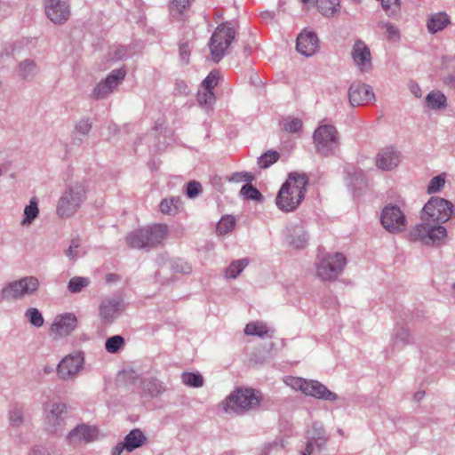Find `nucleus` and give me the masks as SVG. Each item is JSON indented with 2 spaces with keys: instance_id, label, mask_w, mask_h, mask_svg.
<instances>
[{
  "instance_id": "1",
  "label": "nucleus",
  "mask_w": 455,
  "mask_h": 455,
  "mask_svg": "<svg viewBox=\"0 0 455 455\" xmlns=\"http://www.w3.org/2000/svg\"><path fill=\"white\" fill-rule=\"evenodd\" d=\"M307 183L305 174H290L275 198L277 207L285 212L297 209L305 197Z\"/></svg>"
},
{
  "instance_id": "2",
  "label": "nucleus",
  "mask_w": 455,
  "mask_h": 455,
  "mask_svg": "<svg viewBox=\"0 0 455 455\" xmlns=\"http://www.w3.org/2000/svg\"><path fill=\"white\" fill-rule=\"evenodd\" d=\"M167 234L166 225L155 224L131 232L126 236V242L131 248L144 249L162 243Z\"/></svg>"
},
{
  "instance_id": "3",
  "label": "nucleus",
  "mask_w": 455,
  "mask_h": 455,
  "mask_svg": "<svg viewBox=\"0 0 455 455\" xmlns=\"http://www.w3.org/2000/svg\"><path fill=\"white\" fill-rule=\"evenodd\" d=\"M380 223L388 233L393 235L405 231L408 225L405 203L398 201L387 204L381 211Z\"/></svg>"
},
{
  "instance_id": "4",
  "label": "nucleus",
  "mask_w": 455,
  "mask_h": 455,
  "mask_svg": "<svg viewBox=\"0 0 455 455\" xmlns=\"http://www.w3.org/2000/svg\"><path fill=\"white\" fill-rule=\"evenodd\" d=\"M315 151L324 156L333 155L339 147V134L333 124L321 123L313 133Z\"/></svg>"
},
{
  "instance_id": "5",
  "label": "nucleus",
  "mask_w": 455,
  "mask_h": 455,
  "mask_svg": "<svg viewBox=\"0 0 455 455\" xmlns=\"http://www.w3.org/2000/svg\"><path fill=\"white\" fill-rule=\"evenodd\" d=\"M235 36L236 30L231 21L222 23L216 28L209 43L212 59L214 62H219L222 59Z\"/></svg>"
},
{
  "instance_id": "6",
  "label": "nucleus",
  "mask_w": 455,
  "mask_h": 455,
  "mask_svg": "<svg viewBox=\"0 0 455 455\" xmlns=\"http://www.w3.org/2000/svg\"><path fill=\"white\" fill-rule=\"evenodd\" d=\"M86 190L82 183L68 186L57 204V214L61 218L74 215L85 200Z\"/></svg>"
},
{
  "instance_id": "7",
  "label": "nucleus",
  "mask_w": 455,
  "mask_h": 455,
  "mask_svg": "<svg viewBox=\"0 0 455 455\" xmlns=\"http://www.w3.org/2000/svg\"><path fill=\"white\" fill-rule=\"evenodd\" d=\"M453 208V204L451 201L432 196L424 205L420 212V219L442 225L451 219Z\"/></svg>"
},
{
  "instance_id": "8",
  "label": "nucleus",
  "mask_w": 455,
  "mask_h": 455,
  "mask_svg": "<svg viewBox=\"0 0 455 455\" xmlns=\"http://www.w3.org/2000/svg\"><path fill=\"white\" fill-rule=\"evenodd\" d=\"M259 403L254 389H237L231 393L224 403L226 412L243 413L256 408Z\"/></svg>"
},
{
  "instance_id": "9",
  "label": "nucleus",
  "mask_w": 455,
  "mask_h": 455,
  "mask_svg": "<svg viewBox=\"0 0 455 455\" xmlns=\"http://www.w3.org/2000/svg\"><path fill=\"white\" fill-rule=\"evenodd\" d=\"M68 407L64 403H51L44 407V429L47 434L58 435L65 427Z\"/></svg>"
},
{
  "instance_id": "10",
  "label": "nucleus",
  "mask_w": 455,
  "mask_h": 455,
  "mask_svg": "<svg viewBox=\"0 0 455 455\" xmlns=\"http://www.w3.org/2000/svg\"><path fill=\"white\" fill-rule=\"evenodd\" d=\"M85 357L82 351H76L63 357L56 367L58 378L63 381H75L84 369Z\"/></svg>"
},
{
  "instance_id": "11",
  "label": "nucleus",
  "mask_w": 455,
  "mask_h": 455,
  "mask_svg": "<svg viewBox=\"0 0 455 455\" xmlns=\"http://www.w3.org/2000/svg\"><path fill=\"white\" fill-rule=\"evenodd\" d=\"M39 280L35 276H25L8 283L2 289L4 300L20 299L38 290Z\"/></svg>"
},
{
  "instance_id": "12",
  "label": "nucleus",
  "mask_w": 455,
  "mask_h": 455,
  "mask_svg": "<svg viewBox=\"0 0 455 455\" xmlns=\"http://www.w3.org/2000/svg\"><path fill=\"white\" fill-rule=\"evenodd\" d=\"M346 263V258L340 252L326 254L317 264L316 275L323 281L336 279L343 271Z\"/></svg>"
},
{
  "instance_id": "13",
  "label": "nucleus",
  "mask_w": 455,
  "mask_h": 455,
  "mask_svg": "<svg viewBox=\"0 0 455 455\" xmlns=\"http://www.w3.org/2000/svg\"><path fill=\"white\" fill-rule=\"evenodd\" d=\"M125 76L126 70L124 68L112 70L105 79L94 86L91 98L95 100L107 98L122 84Z\"/></svg>"
},
{
  "instance_id": "14",
  "label": "nucleus",
  "mask_w": 455,
  "mask_h": 455,
  "mask_svg": "<svg viewBox=\"0 0 455 455\" xmlns=\"http://www.w3.org/2000/svg\"><path fill=\"white\" fill-rule=\"evenodd\" d=\"M98 429L87 424H78L66 436L68 444L73 446L86 444L95 441L98 437Z\"/></svg>"
},
{
  "instance_id": "15",
  "label": "nucleus",
  "mask_w": 455,
  "mask_h": 455,
  "mask_svg": "<svg viewBox=\"0 0 455 455\" xmlns=\"http://www.w3.org/2000/svg\"><path fill=\"white\" fill-rule=\"evenodd\" d=\"M351 57L361 72L371 70V53L367 44L361 39L355 40L351 51Z\"/></svg>"
},
{
  "instance_id": "16",
  "label": "nucleus",
  "mask_w": 455,
  "mask_h": 455,
  "mask_svg": "<svg viewBox=\"0 0 455 455\" xmlns=\"http://www.w3.org/2000/svg\"><path fill=\"white\" fill-rule=\"evenodd\" d=\"M45 13L55 24L66 22L70 16L68 0H46Z\"/></svg>"
},
{
  "instance_id": "17",
  "label": "nucleus",
  "mask_w": 455,
  "mask_h": 455,
  "mask_svg": "<svg viewBox=\"0 0 455 455\" xmlns=\"http://www.w3.org/2000/svg\"><path fill=\"white\" fill-rule=\"evenodd\" d=\"M124 309L123 299L118 296L104 299L100 305V316L106 323H113Z\"/></svg>"
},
{
  "instance_id": "18",
  "label": "nucleus",
  "mask_w": 455,
  "mask_h": 455,
  "mask_svg": "<svg viewBox=\"0 0 455 455\" xmlns=\"http://www.w3.org/2000/svg\"><path fill=\"white\" fill-rule=\"evenodd\" d=\"M348 99L351 106L355 107L374 100L375 95L370 85L353 84L348 90Z\"/></svg>"
},
{
  "instance_id": "19",
  "label": "nucleus",
  "mask_w": 455,
  "mask_h": 455,
  "mask_svg": "<svg viewBox=\"0 0 455 455\" xmlns=\"http://www.w3.org/2000/svg\"><path fill=\"white\" fill-rule=\"evenodd\" d=\"M327 437L322 424L314 423L312 430L308 432L307 442L304 451H300V455H311L316 448L320 451L326 443Z\"/></svg>"
},
{
  "instance_id": "20",
  "label": "nucleus",
  "mask_w": 455,
  "mask_h": 455,
  "mask_svg": "<svg viewBox=\"0 0 455 455\" xmlns=\"http://www.w3.org/2000/svg\"><path fill=\"white\" fill-rule=\"evenodd\" d=\"M402 156L399 150L393 147L381 149L376 156V165L382 171H391L397 167Z\"/></svg>"
},
{
  "instance_id": "21",
  "label": "nucleus",
  "mask_w": 455,
  "mask_h": 455,
  "mask_svg": "<svg viewBox=\"0 0 455 455\" xmlns=\"http://www.w3.org/2000/svg\"><path fill=\"white\" fill-rule=\"evenodd\" d=\"M76 325V316L72 313H65L55 316L51 330L56 335L63 337L70 334Z\"/></svg>"
},
{
  "instance_id": "22",
  "label": "nucleus",
  "mask_w": 455,
  "mask_h": 455,
  "mask_svg": "<svg viewBox=\"0 0 455 455\" xmlns=\"http://www.w3.org/2000/svg\"><path fill=\"white\" fill-rule=\"evenodd\" d=\"M318 37L315 32L305 31L297 37V51L306 56H312L318 48Z\"/></svg>"
},
{
  "instance_id": "23",
  "label": "nucleus",
  "mask_w": 455,
  "mask_h": 455,
  "mask_svg": "<svg viewBox=\"0 0 455 455\" xmlns=\"http://www.w3.org/2000/svg\"><path fill=\"white\" fill-rule=\"evenodd\" d=\"M306 395L313 396L323 401H336L337 394L328 389L326 386L317 380L310 379L306 386Z\"/></svg>"
},
{
  "instance_id": "24",
  "label": "nucleus",
  "mask_w": 455,
  "mask_h": 455,
  "mask_svg": "<svg viewBox=\"0 0 455 455\" xmlns=\"http://www.w3.org/2000/svg\"><path fill=\"white\" fill-rule=\"evenodd\" d=\"M194 0H169V14L172 21H185Z\"/></svg>"
},
{
  "instance_id": "25",
  "label": "nucleus",
  "mask_w": 455,
  "mask_h": 455,
  "mask_svg": "<svg viewBox=\"0 0 455 455\" xmlns=\"http://www.w3.org/2000/svg\"><path fill=\"white\" fill-rule=\"evenodd\" d=\"M411 343L409 329L403 324H396L391 339L392 351H399Z\"/></svg>"
},
{
  "instance_id": "26",
  "label": "nucleus",
  "mask_w": 455,
  "mask_h": 455,
  "mask_svg": "<svg viewBox=\"0 0 455 455\" xmlns=\"http://www.w3.org/2000/svg\"><path fill=\"white\" fill-rule=\"evenodd\" d=\"M426 240L423 245L433 246L438 244L447 236V230L443 225L428 221Z\"/></svg>"
},
{
  "instance_id": "27",
  "label": "nucleus",
  "mask_w": 455,
  "mask_h": 455,
  "mask_svg": "<svg viewBox=\"0 0 455 455\" xmlns=\"http://www.w3.org/2000/svg\"><path fill=\"white\" fill-rule=\"evenodd\" d=\"M286 240L294 248L301 249L307 244L308 235L302 227L295 226L288 228Z\"/></svg>"
},
{
  "instance_id": "28",
  "label": "nucleus",
  "mask_w": 455,
  "mask_h": 455,
  "mask_svg": "<svg viewBox=\"0 0 455 455\" xmlns=\"http://www.w3.org/2000/svg\"><path fill=\"white\" fill-rule=\"evenodd\" d=\"M451 23L446 12H441L431 14L427 20V28L429 33L435 34L444 29Z\"/></svg>"
},
{
  "instance_id": "29",
  "label": "nucleus",
  "mask_w": 455,
  "mask_h": 455,
  "mask_svg": "<svg viewBox=\"0 0 455 455\" xmlns=\"http://www.w3.org/2000/svg\"><path fill=\"white\" fill-rule=\"evenodd\" d=\"M316 7L327 19L338 16L341 11L340 0H316Z\"/></svg>"
},
{
  "instance_id": "30",
  "label": "nucleus",
  "mask_w": 455,
  "mask_h": 455,
  "mask_svg": "<svg viewBox=\"0 0 455 455\" xmlns=\"http://www.w3.org/2000/svg\"><path fill=\"white\" fill-rule=\"evenodd\" d=\"M140 387L150 396H157L164 393L165 387L163 382L154 377H145L140 380Z\"/></svg>"
},
{
  "instance_id": "31",
  "label": "nucleus",
  "mask_w": 455,
  "mask_h": 455,
  "mask_svg": "<svg viewBox=\"0 0 455 455\" xmlns=\"http://www.w3.org/2000/svg\"><path fill=\"white\" fill-rule=\"evenodd\" d=\"M126 444V451L131 452L135 449L141 447L147 441V437L139 428L131 430L124 439Z\"/></svg>"
},
{
  "instance_id": "32",
  "label": "nucleus",
  "mask_w": 455,
  "mask_h": 455,
  "mask_svg": "<svg viewBox=\"0 0 455 455\" xmlns=\"http://www.w3.org/2000/svg\"><path fill=\"white\" fill-rule=\"evenodd\" d=\"M37 74L36 64L33 60L26 59L19 64L18 76L21 80L31 81Z\"/></svg>"
},
{
  "instance_id": "33",
  "label": "nucleus",
  "mask_w": 455,
  "mask_h": 455,
  "mask_svg": "<svg viewBox=\"0 0 455 455\" xmlns=\"http://www.w3.org/2000/svg\"><path fill=\"white\" fill-rule=\"evenodd\" d=\"M428 221L429 220L420 219V222L411 227V228L407 233L408 240L411 242H418L423 244L424 240H426L427 237L426 233Z\"/></svg>"
},
{
  "instance_id": "34",
  "label": "nucleus",
  "mask_w": 455,
  "mask_h": 455,
  "mask_svg": "<svg viewBox=\"0 0 455 455\" xmlns=\"http://www.w3.org/2000/svg\"><path fill=\"white\" fill-rule=\"evenodd\" d=\"M426 105L431 109H443L447 107V98L441 91L434 90L427 95Z\"/></svg>"
},
{
  "instance_id": "35",
  "label": "nucleus",
  "mask_w": 455,
  "mask_h": 455,
  "mask_svg": "<svg viewBox=\"0 0 455 455\" xmlns=\"http://www.w3.org/2000/svg\"><path fill=\"white\" fill-rule=\"evenodd\" d=\"M181 206L180 196H171L161 201L159 208L162 213L168 215L176 214Z\"/></svg>"
},
{
  "instance_id": "36",
  "label": "nucleus",
  "mask_w": 455,
  "mask_h": 455,
  "mask_svg": "<svg viewBox=\"0 0 455 455\" xmlns=\"http://www.w3.org/2000/svg\"><path fill=\"white\" fill-rule=\"evenodd\" d=\"M270 329L263 322H251L246 324L244 328V333L246 335L258 336L265 338L268 336Z\"/></svg>"
},
{
  "instance_id": "37",
  "label": "nucleus",
  "mask_w": 455,
  "mask_h": 455,
  "mask_svg": "<svg viewBox=\"0 0 455 455\" xmlns=\"http://www.w3.org/2000/svg\"><path fill=\"white\" fill-rule=\"evenodd\" d=\"M39 209L36 197L30 199L29 204L24 209V219L21 220L22 226H29L38 216Z\"/></svg>"
},
{
  "instance_id": "38",
  "label": "nucleus",
  "mask_w": 455,
  "mask_h": 455,
  "mask_svg": "<svg viewBox=\"0 0 455 455\" xmlns=\"http://www.w3.org/2000/svg\"><path fill=\"white\" fill-rule=\"evenodd\" d=\"M235 227V219L232 215L223 216L217 224L216 232L219 235L230 233Z\"/></svg>"
},
{
  "instance_id": "39",
  "label": "nucleus",
  "mask_w": 455,
  "mask_h": 455,
  "mask_svg": "<svg viewBox=\"0 0 455 455\" xmlns=\"http://www.w3.org/2000/svg\"><path fill=\"white\" fill-rule=\"evenodd\" d=\"M91 281L88 277L75 276L72 277L68 283V290L71 293H78L84 288L88 287Z\"/></svg>"
},
{
  "instance_id": "40",
  "label": "nucleus",
  "mask_w": 455,
  "mask_h": 455,
  "mask_svg": "<svg viewBox=\"0 0 455 455\" xmlns=\"http://www.w3.org/2000/svg\"><path fill=\"white\" fill-rule=\"evenodd\" d=\"M248 263L249 261L247 259H241L233 261L226 269V277L233 279L236 278L248 265Z\"/></svg>"
},
{
  "instance_id": "41",
  "label": "nucleus",
  "mask_w": 455,
  "mask_h": 455,
  "mask_svg": "<svg viewBox=\"0 0 455 455\" xmlns=\"http://www.w3.org/2000/svg\"><path fill=\"white\" fill-rule=\"evenodd\" d=\"M181 381L184 385L191 387H200L204 385V378L198 372H183Z\"/></svg>"
},
{
  "instance_id": "42",
  "label": "nucleus",
  "mask_w": 455,
  "mask_h": 455,
  "mask_svg": "<svg viewBox=\"0 0 455 455\" xmlns=\"http://www.w3.org/2000/svg\"><path fill=\"white\" fill-rule=\"evenodd\" d=\"M280 157L277 151L268 150L258 158V164L261 169H267L273 164L276 163Z\"/></svg>"
},
{
  "instance_id": "43",
  "label": "nucleus",
  "mask_w": 455,
  "mask_h": 455,
  "mask_svg": "<svg viewBox=\"0 0 455 455\" xmlns=\"http://www.w3.org/2000/svg\"><path fill=\"white\" fill-rule=\"evenodd\" d=\"M215 94L213 91H199L197 93V101L200 106L204 107L207 110L212 109L215 103Z\"/></svg>"
},
{
  "instance_id": "44",
  "label": "nucleus",
  "mask_w": 455,
  "mask_h": 455,
  "mask_svg": "<svg viewBox=\"0 0 455 455\" xmlns=\"http://www.w3.org/2000/svg\"><path fill=\"white\" fill-rule=\"evenodd\" d=\"M9 421L13 427H19L24 423V411L22 407L14 405L10 410Z\"/></svg>"
},
{
  "instance_id": "45",
  "label": "nucleus",
  "mask_w": 455,
  "mask_h": 455,
  "mask_svg": "<svg viewBox=\"0 0 455 455\" xmlns=\"http://www.w3.org/2000/svg\"><path fill=\"white\" fill-rule=\"evenodd\" d=\"M124 345V339L120 335L108 338L105 343V348L108 353L116 354Z\"/></svg>"
},
{
  "instance_id": "46",
  "label": "nucleus",
  "mask_w": 455,
  "mask_h": 455,
  "mask_svg": "<svg viewBox=\"0 0 455 455\" xmlns=\"http://www.w3.org/2000/svg\"><path fill=\"white\" fill-rule=\"evenodd\" d=\"M26 317L28 319L29 323L36 327L39 328L43 326L44 324V317L42 313L35 307L28 308L25 313Z\"/></svg>"
},
{
  "instance_id": "47",
  "label": "nucleus",
  "mask_w": 455,
  "mask_h": 455,
  "mask_svg": "<svg viewBox=\"0 0 455 455\" xmlns=\"http://www.w3.org/2000/svg\"><path fill=\"white\" fill-rule=\"evenodd\" d=\"M302 128V121L299 118L288 117L283 122V129L291 133H297Z\"/></svg>"
},
{
  "instance_id": "48",
  "label": "nucleus",
  "mask_w": 455,
  "mask_h": 455,
  "mask_svg": "<svg viewBox=\"0 0 455 455\" xmlns=\"http://www.w3.org/2000/svg\"><path fill=\"white\" fill-rule=\"evenodd\" d=\"M240 194L247 199L259 201L262 198L260 192L251 184H245L242 187Z\"/></svg>"
},
{
  "instance_id": "49",
  "label": "nucleus",
  "mask_w": 455,
  "mask_h": 455,
  "mask_svg": "<svg viewBox=\"0 0 455 455\" xmlns=\"http://www.w3.org/2000/svg\"><path fill=\"white\" fill-rule=\"evenodd\" d=\"M285 383L294 390H299L303 394L306 392V386L308 383V379H305L299 377H289L286 379Z\"/></svg>"
},
{
  "instance_id": "50",
  "label": "nucleus",
  "mask_w": 455,
  "mask_h": 455,
  "mask_svg": "<svg viewBox=\"0 0 455 455\" xmlns=\"http://www.w3.org/2000/svg\"><path fill=\"white\" fill-rule=\"evenodd\" d=\"M170 267L176 273L189 274L192 271L191 266L185 260L178 259L170 262Z\"/></svg>"
},
{
  "instance_id": "51",
  "label": "nucleus",
  "mask_w": 455,
  "mask_h": 455,
  "mask_svg": "<svg viewBox=\"0 0 455 455\" xmlns=\"http://www.w3.org/2000/svg\"><path fill=\"white\" fill-rule=\"evenodd\" d=\"M445 180L442 175H437L432 178L427 186V193L435 194L441 190V188L444 186Z\"/></svg>"
},
{
  "instance_id": "52",
  "label": "nucleus",
  "mask_w": 455,
  "mask_h": 455,
  "mask_svg": "<svg viewBox=\"0 0 455 455\" xmlns=\"http://www.w3.org/2000/svg\"><path fill=\"white\" fill-rule=\"evenodd\" d=\"M228 180L233 183H240L243 181H246L250 183L253 180V175L251 172H234L232 175L228 176Z\"/></svg>"
},
{
  "instance_id": "53",
  "label": "nucleus",
  "mask_w": 455,
  "mask_h": 455,
  "mask_svg": "<svg viewBox=\"0 0 455 455\" xmlns=\"http://www.w3.org/2000/svg\"><path fill=\"white\" fill-rule=\"evenodd\" d=\"M218 81L219 73L217 71H212L203 81L202 86L204 90L213 91L215 86L218 84Z\"/></svg>"
},
{
  "instance_id": "54",
  "label": "nucleus",
  "mask_w": 455,
  "mask_h": 455,
  "mask_svg": "<svg viewBox=\"0 0 455 455\" xmlns=\"http://www.w3.org/2000/svg\"><path fill=\"white\" fill-rule=\"evenodd\" d=\"M202 193V186L198 181L191 180L187 184L186 195L188 198H195Z\"/></svg>"
},
{
  "instance_id": "55",
  "label": "nucleus",
  "mask_w": 455,
  "mask_h": 455,
  "mask_svg": "<svg viewBox=\"0 0 455 455\" xmlns=\"http://www.w3.org/2000/svg\"><path fill=\"white\" fill-rule=\"evenodd\" d=\"M80 247V240L78 238L72 239L70 245L65 251L66 256L70 260H76L78 258V248Z\"/></svg>"
},
{
  "instance_id": "56",
  "label": "nucleus",
  "mask_w": 455,
  "mask_h": 455,
  "mask_svg": "<svg viewBox=\"0 0 455 455\" xmlns=\"http://www.w3.org/2000/svg\"><path fill=\"white\" fill-rule=\"evenodd\" d=\"M92 127V125L89 118H83L76 123L75 129L76 132L86 136L89 134Z\"/></svg>"
},
{
  "instance_id": "57",
  "label": "nucleus",
  "mask_w": 455,
  "mask_h": 455,
  "mask_svg": "<svg viewBox=\"0 0 455 455\" xmlns=\"http://www.w3.org/2000/svg\"><path fill=\"white\" fill-rule=\"evenodd\" d=\"M109 56L113 61L121 60L128 56V49L126 46H117L109 52Z\"/></svg>"
},
{
  "instance_id": "58",
  "label": "nucleus",
  "mask_w": 455,
  "mask_h": 455,
  "mask_svg": "<svg viewBox=\"0 0 455 455\" xmlns=\"http://www.w3.org/2000/svg\"><path fill=\"white\" fill-rule=\"evenodd\" d=\"M284 447L283 441L282 438L275 439L274 442L267 443L263 450L261 455H268L273 450H280Z\"/></svg>"
},
{
  "instance_id": "59",
  "label": "nucleus",
  "mask_w": 455,
  "mask_h": 455,
  "mask_svg": "<svg viewBox=\"0 0 455 455\" xmlns=\"http://www.w3.org/2000/svg\"><path fill=\"white\" fill-rule=\"evenodd\" d=\"M189 46L188 43H184L180 46V57L183 64H188L189 56Z\"/></svg>"
},
{
  "instance_id": "60",
  "label": "nucleus",
  "mask_w": 455,
  "mask_h": 455,
  "mask_svg": "<svg viewBox=\"0 0 455 455\" xmlns=\"http://www.w3.org/2000/svg\"><path fill=\"white\" fill-rule=\"evenodd\" d=\"M386 29L389 39H398L400 37L399 30L392 24L387 23Z\"/></svg>"
},
{
  "instance_id": "61",
  "label": "nucleus",
  "mask_w": 455,
  "mask_h": 455,
  "mask_svg": "<svg viewBox=\"0 0 455 455\" xmlns=\"http://www.w3.org/2000/svg\"><path fill=\"white\" fill-rule=\"evenodd\" d=\"M124 451H126V444L124 441L116 444V446L112 449L111 454L121 455Z\"/></svg>"
},
{
  "instance_id": "62",
  "label": "nucleus",
  "mask_w": 455,
  "mask_h": 455,
  "mask_svg": "<svg viewBox=\"0 0 455 455\" xmlns=\"http://www.w3.org/2000/svg\"><path fill=\"white\" fill-rule=\"evenodd\" d=\"M411 92L416 97L420 98L422 96V92L420 86L416 83H411L410 85Z\"/></svg>"
},
{
  "instance_id": "63",
  "label": "nucleus",
  "mask_w": 455,
  "mask_h": 455,
  "mask_svg": "<svg viewBox=\"0 0 455 455\" xmlns=\"http://www.w3.org/2000/svg\"><path fill=\"white\" fill-rule=\"evenodd\" d=\"M29 455H52L50 451L45 448H33Z\"/></svg>"
},
{
  "instance_id": "64",
  "label": "nucleus",
  "mask_w": 455,
  "mask_h": 455,
  "mask_svg": "<svg viewBox=\"0 0 455 455\" xmlns=\"http://www.w3.org/2000/svg\"><path fill=\"white\" fill-rule=\"evenodd\" d=\"M424 395H425L424 391H418L414 394L413 399L416 402H419L424 397Z\"/></svg>"
}]
</instances>
